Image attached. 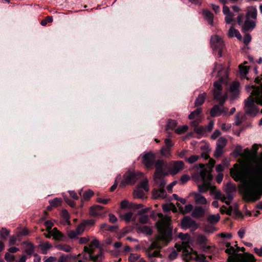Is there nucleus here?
Returning a JSON list of instances; mask_svg holds the SVG:
<instances>
[{
  "label": "nucleus",
  "instance_id": "obj_46",
  "mask_svg": "<svg viewBox=\"0 0 262 262\" xmlns=\"http://www.w3.org/2000/svg\"><path fill=\"white\" fill-rule=\"evenodd\" d=\"M39 247L41 250L43 251V253L46 254L48 250L51 248L52 245L49 242H46L44 244L40 245Z\"/></svg>",
  "mask_w": 262,
  "mask_h": 262
},
{
  "label": "nucleus",
  "instance_id": "obj_2",
  "mask_svg": "<svg viewBox=\"0 0 262 262\" xmlns=\"http://www.w3.org/2000/svg\"><path fill=\"white\" fill-rule=\"evenodd\" d=\"M217 72V76L219 77L218 81L213 83L212 93L214 99L219 102V105H215L210 110V116L215 117L221 115L228 114V108L224 106V104L227 98V93L222 94V83L226 82L228 78V70L222 64L215 63L213 68V73Z\"/></svg>",
  "mask_w": 262,
  "mask_h": 262
},
{
  "label": "nucleus",
  "instance_id": "obj_13",
  "mask_svg": "<svg viewBox=\"0 0 262 262\" xmlns=\"http://www.w3.org/2000/svg\"><path fill=\"white\" fill-rule=\"evenodd\" d=\"M178 237L182 240V242L181 244H176V247L178 251H182L183 253L184 247H191L189 242V235L188 234L180 233Z\"/></svg>",
  "mask_w": 262,
  "mask_h": 262
},
{
  "label": "nucleus",
  "instance_id": "obj_19",
  "mask_svg": "<svg viewBox=\"0 0 262 262\" xmlns=\"http://www.w3.org/2000/svg\"><path fill=\"white\" fill-rule=\"evenodd\" d=\"M206 210L207 207L206 206H196L192 210V215L196 219L203 217Z\"/></svg>",
  "mask_w": 262,
  "mask_h": 262
},
{
  "label": "nucleus",
  "instance_id": "obj_23",
  "mask_svg": "<svg viewBox=\"0 0 262 262\" xmlns=\"http://www.w3.org/2000/svg\"><path fill=\"white\" fill-rule=\"evenodd\" d=\"M223 12L225 16V22L228 24H231L234 21V14L230 11L229 8L228 6L224 5L223 8Z\"/></svg>",
  "mask_w": 262,
  "mask_h": 262
},
{
  "label": "nucleus",
  "instance_id": "obj_20",
  "mask_svg": "<svg viewBox=\"0 0 262 262\" xmlns=\"http://www.w3.org/2000/svg\"><path fill=\"white\" fill-rule=\"evenodd\" d=\"M201 118H197L196 119L191 121V125L194 126V131L200 135H203L206 134L205 128L202 126H198L197 124L201 122Z\"/></svg>",
  "mask_w": 262,
  "mask_h": 262
},
{
  "label": "nucleus",
  "instance_id": "obj_48",
  "mask_svg": "<svg viewBox=\"0 0 262 262\" xmlns=\"http://www.w3.org/2000/svg\"><path fill=\"white\" fill-rule=\"evenodd\" d=\"M62 200L60 198H56L53 200L50 201L49 203L52 206L57 207L61 204Z\"/></svg>",
  "mask_w": 262,
  "mask_h": 262
},
{
  "label": "nucleus",
  "instance_id": "obj_8",
  "mask_svg": "<svg viewBox=\"0 0 262 262\" xmlns=\"http://www.w3.org/2000/svg\"><path fill=\"white\" fill-rule=\"evenodd\" d=\"M183 256L186 258L193 259L197 262H209L204 255H199L193 252L191 247H184Z\"/></svg>",
  "mask_w": 262,
  "mask_h": 262
},
{
  "label": "nucleus",
  "instance_id": "obj_18",
  "mask_svg": "<svg viewBox=\"0 0 262 262\" xmlns=\"http://www.w3.org/2000/svg\"><path fill=\"white\" fill-rule=\"evenodd\" d=\"M184 163L182 161H175L173 162V166L170 169L169 172L175 175L184 168Z\"/></svg>",
  "mask_w": 262,
  "mask_h": 262
},
{
  "label": "nucleus",
  "instance_id": "obj_53",
  "mask_svg": "<svg viewBox=\"0 0 262 262\" xmlns=\"http://www.w3.org/2000/svg\"><path fill=\"white\" fill-rule=\"evenodd\" d=\"M199 159L198 155H192L189 158H186V161L189 164H193L196 162Z\"/></svg>",
  "mask_w": 262,
  "mask_h": 262
},
{
  "label": "nucleus",
  "instance_id": "obj_58",
  "mask_svg": "<svg viewBox=\"0 0 262 262\" xmlns=\"http://www.w3.org/2000/svg\"><path fill=\"white\" fill-rule=\"evenodd\" d=\"M235 156H239L242 155V147L241 145H237L233 151Z\"/></svg>",
  "mask_w": 262,
  "mask_h": 262
},
{
  "label": "nucleus",
  "instance_id": "obj_32",
  "mask_svg": "<svg viewBox=\"0 0 262 262\" xmlns=\"http://www.w3.org/2000/svg\"><path fill=\"white\" fill-rule=\"evenodd\" d=\"M52 235L54 239L58 241L63 240L64 235L59 231H58L56 228H53V229L52 230Z\"/></svg>",
  "mask_w": 262,
  "mask_h": 262
},
{
  "label": "nucleus",
  "instance_id": "obj_57",
  "mask_svg": "<svg viewBox=\"0 0 262 262\" xmlns=\"http://www.w3.org/2000/svg\"><path fill=\"white\" fill-rule=\"evenodd\" d=\"M75 230H76V232L78 233V234L80 235L85 230V224H84L83 223L79 224Z\"/></svg>",
  "mask_w": 262,
  "mask_h": 262
},
{
  "label": "nucleus",
  "instance_id": "obj_31",
  "mask_svg": "<svg viewBox=\"0 0 262 262\" xmlns=\"http://www.w3.org/2000/svg\"><path fill=\"white\" fill-rule=\"evenodd\" d=\"M202 113V108L201 107L197 108L195 110L192 112L188 116V118L192 121L197 118H201L199 117L200 114Z\"/></svg>",
  "mask_w": 262,
  "mask_h": 262
},
{
  "label": "nucleus",
  "instance_id": "obj_41",
  "mask_svg": "<svg viewBox=\"0 0 262 262\" xmlns=\"http://www.w3.org/2000/svg\"><path fill=\"white\" fill-rule=\"evenodd\" d=\"M227 144V140L224 137L220 138L216 142V146L224 148Z\"/></svg>",
  "mask_w": 262,
  "mask_h": 262
},
{
  "label": "nucleus",
  "instance_id": "obj_4",
  "mask_svg": "<svg viewBox=\"0 0 262 262\" xmlns=\"http://www.w3.org/2000/svg\"><path fill=\"white\" fill-rule=\"evenodd\" d=\"M171 217L165 216L156 223L158 230L159 232L158 240L167 243L171 239L172 228L170 227Z\"/></svg>",
  "mask_w": 262,
  "mask_h": 262
},
{
  "label": "nucleus",
  "instance_id": "obj_7",
  "mask_svg": "<svg viewBox=\"0 0 262 262\" xmlns=\"http://www.w3.org/2000/svg\"><path fill=\"white\" fill-rule=\"evenodd\" d=\"M156 170L154 174V181L156 183H159L162 186L166 184V182L163 177L167 175V173L164 171L165 168L167 167V163L163 160H158L155 163Z\"/></svg>",
  "mask_w": 262,
  "mask_h": 262
},
{
  "label": "nucleus",
  "instance_id": "obj_55",
  "mask_svg": "<svg viewBox=\"0 0 262 262\" xmlns=\"http://www.w3.org/2000/svg\"><path fill=\"white\" fill-rule=\"evenodd\" d=\"M9 231L6 228H2L0 231V235L1 237L3 239L6 238V237L9 235Z\"/></svg>",
  "mask_w": 262,
  "mask_h": 262
},
{
  "label": "nucleus",
  "instance_id": "obj_1",
  "mask_svg": "<svg viewBox=\"0 0 262 262\" xmlns=\"http://www.w3.org/2000/svg\"><path fill=\"white\" fill-rule=\"evenodd\" d=\"M231 177L241 181L238 187L244 200L255 202L262 195V154L248 162L246 165L235 164L230 169Z\"/></svg>",
  "mask_w": 262,
  "mask_h": 262
},
{
  "label": "nucleus",
  "instance_id": "obj_21",
  "mask_svg": "<svg viewBox=\"0 0 262 262\" xmlns=\"http://www.w3.org/2000/svg\"><path fill=\"white\" fill-rule=\"evenodd\" d=\"M239 83L237 81H234L232 83L230 87V91L231 94V99L234 100L236 99L239 94Z\"/></svg>",
  "mask_w": 262,
  "mask_h": 262
},
{
  "label": "nucleus",
  "instance_id": "obj_37",
  "mask_svg": "<svg viewBox=\"0 0 262 262\" xmlns=\"http://www.w3.org/2000/svg\"><path fill=\"white\" fill-rule=\"evenodd\" d=\"M138 188L140 189H143L144 191L147 192L149 190V187L148 185V180L147 179H144L138 185Z\"/></svg>",
  "mask_w": 262,
  "mask_h": 262
},
{
  "label": "nucleus",
  "instance_id": "obj_30",
  "mask_svg": "<svg viewBox=\"0 0 262 262\" xmlns=\"http://www.w3.org/2000/svg\"><path fill=\"white\" fill-rule=\"evenodd\" d=\"M203 13L206 19L207 20L208 23L211 26H213V14L210 11L208 10H204L203 11Z\"/></svg>",
  "mask_w": 262,
  "mask_h": 262
},
{
  "label": "nucleus",
  "instance_id": "obj_43",
  "mask_svg": "<svg viewBox=\"0 0 262 262\" xmlns=\"http://www.w3.org/2000/svg\"><path fill=\"white\" fill-rule=\"evenodd\" d=\"M117 228H118L117 226H110L105 223L102 224L100 226V228L101 229L104 230L106 231H111L117 229Z\"/></svg>",
  "mask_w": 262,
  "mask_h": 262
},
{
  "label": "nucleus",
  "instance_id": "obj_10",
  "mask_svg": "<svg viewBox=\"0 0 262 262\" xmlns=\"http://www.w3.org/2000/svg\"><path fill=\"white\" fill-rule=\"evenodd\" d=\"M161 246L158 241H153L147 249L146 254L148 257L152 261V258L160 257V253L159 250H153L155 249H159Z\"/></svg>",
  "mask_w": 262,
  "mask_h": 262
},
{
  "label": "nucleus",
  "instance_id": "obj_59",
  "mask_svg": "<svg viewBox=\"0 0 262 262\" xmlns=\"http://www.w3.org/2000/svg\"><path fill=\"white\" fill-rule=\"evenodd\" d=\"M223 152V148L217 147H216V149L214 151V156L216 158H219L220 157Z\"/></svg>",
  "mask_w": 262,
  "mask_h": 262
},
{
  "label": "nucleus",
  "instance_id": "obj_17",
  "mask_svg": "<svg viewBox=\"0 0 262 262\" xmlns=\"http://www.w3.org/2000/svg\"><path fill=\"white\" fill-rule=\"evenodd\" d=\"M235 190L236 186L234 183L229 182L227 184L225 191L228 200L232 201L233 199V192L235 191Z\"/></svg>",
  "mask_w": 262,
  "mask_h": 262
},
{
  "label": "nucleus",
  "instance_id": "obj_28",
  "mask_svg": "<svg viewBox=\"0 0 262 262\" xmlns=\"http://www.w3.org/2000/svg\"><path fill=\"white\" fill-rule=\"evenodd\" d=\"M206 97V93H203L202 94L199 95V96L195 100L194 105L195 106H199L202 105L204 103Z\"/></svg>",
  "mask_w": 262,
  "mask_h": 262
},
{
  "label": "nucleus",
  "instance_id": "obj_51",
  "mask_svg": "<svg viewBox=\"0 0 262 262\" xmlns=\"http://www.w3.org/2000/svg\"><path fill=\"white\" fill-rule=\"evenodd\" d=\"M239 69L242 77L246 76L248 73L249 69L247 66L241 65L239 66Z\"/></svg>",
  "mask_w": 262,
  "mask_h": 262
},
{
  "label": "nucleus",
  "instance_id": "obj_24",
  "mask_svg": "<svg viewBox=\"0 0 262 262\" xmlns=\"http://www.w3.org/2000/svg\"><path fill=\"white\" fill-rule=\"evenodd\" d=\"M190 194L193 195L194 202L197 204L207 205L209 203L205 197L200 193L192 192Z\"/></svg>",
  "mask_w": 262,
  "mask_h": 262
},
{
  "label": "nucleus",
  "instance_id": "obj_62",
  "mask_svg": "<svg viewBox=\"0 0 262 262\" xmlns=\"http://www.w3.org/2000/svg\"><path fill=\"white\" fill-rule=\"evenodd\" d=\"M252 155L251 151L249 149L246 148L244 150L243 152H242V156L245 158H249Z\"/></svg>",
  "mask_w": 262,
  "mask_h": 262
},
{
  "label": "nucleus",
  "instance_id": "obj_34",
  "mask_svg": "<svg viewBox=\"0 0 262 262\" xmlns=\"http://www.w3.org/2000/svg\"><path fill=\"white\" fill-rule=\"evenodd\" d=\"M177 206L179 208V210L183 213H187L191 211L192 212L193 210V206L191 204H187L185 206L184 209H183V206L180 204H177Z\"/></svg>",
  "mask_w": 262,
  "mask_h": 262
},
{
  "label": "nucleus",
  "instance_id": "obj_54",
  "mask_svg": "<svg viewBox=\"0 0 262 262\" xmlns=\"http://www.w3.org/2000/svg\"><path fill=\"white\" fill-rule=\"evenodd\" d=\"M94 194L93 191L91 190H89L85 191L82 195V199L83 200H88Z\"/></svg>",
  "mask_w": 262,
  "mask_h": 262
},
{
  "label": "nucleus",
  "instance_id": "obj_60",
  "mask_svg": "<svg viewBox=\"0 0 262 262\" xmlns=\"http://www.w3.org/2000/svg\"><path fill=\"white\" fill-rule=\"evenodd\" d=\"M5 259L8 262H12L15 260L14 256L9 253L5 254Z\"/></svg>",
  "mask_w": 262,
  "mask_h": 262
},
{
  "label": "nucleus",
  "instance_id": "obj_38",
  "mask_svg": "<svg viewBox=\"0 0 262 262\" xmlns=\"http://www.w3.org/2000/svg\"><path fill=\"white\" fill-rule=\"evenodd\" d=\"M162 209L164 211L168 212L170 210H172L173 212L177 211L176 206L172 204H165L162 206Z\"/></svg>",
  "mask_w": 262,
  "mask_h": 262
},
{
  "label": "nucleus",
  "instance_id": "obj_56",
  "mask_svg": "<svg viewBox=\"0 0 262 262\" xmlns=\"http://www.w3.org/2000/svg\"><path fill=\"white\" fill-rule=\"evenodd\" d=\"M68 235L69 237V238L73 239L78 238L79 234H78L76 230H71L68 232Z\"/></svg>",
  "mask_w": 262,
  "mask_h": 262
},
{
  "label": "nucleus",
  "instance_id": "obj_15",
  "mask_svg": "<svg viewBox=\"0 0 262 262\" xmlns=\"http://www.w3.org/2000/svg\"><path fill=\"white\" fill-rule=\"evenodd\" d=\"M155 160V154L151 151L144 153L142 156V162L147 168L151 167Z\"/></svg>",
  "mask_w": 262,
  "mask_h": 262
},
{
  "label": "nucleus",
  "instance_id": "obj_12",
  "mask_svg": "<svg viewBox=\"0 0 262 262\" xmlns=\"http://www.w3.org/2000/svg\"><path fill=\"white\" fill-rule=\"evenodd\" d=\"M237 259V262H255L254 256L252 254L244 253V254H237L235 255H232L229 257V260L233 261Z\"/></svg>",
  "mask_w": 262,
  "mask_h": 262
},
{
  "label": "nucleus",
  "instance_id": "obj_39",
  "mask_svg": "<svg viewBox=\"0 0 262 262\" xmlns=\"http://www.w3.org/2000/svg\"><path fill=\"white\" fill-rule=\"evenodd\" d=\"M145 195L144 191L138 188L134 192V197L138 199H142L144 198Z\"/></svg>",
  "mask_w": 262,
  "mask_h": 262
},
{
  "label": "nucleus",
  "instance_id": "obj_64",
  "mask_svg": "<svg viewBox=\"0 0 262 262\" xmlns=\"http://www.w3.org/2000/svg\"><path fill=\"white\" fill-rule=\"evenodd\" d=\"M90 212L91 215L94 216H98L101 215V213L99 212V211L96 210V209L93 207H91Z\"/></svg>",
  "mask_w": 262,
  "mask_h": 262
},
{
  "label": "nucleus",
  "instance_id": "obj_9",
  "mask_svg": "<svg viewBox=\"0 0 262 262\" xmlns=\"http://www.w3.org/2000/svg\"><path fill=\"white\" fill-rule=\"evenodd\" d=\"M211 46L214 50H218V55L219 57L222 56V51L224 47V43L222 39L217 35H214L211 37Z\"/></svg>",
  "mask_w": 262,
  "mask_h": 262
},
{
  "label": "nucleus",
  "instance_id": "obj_50",
  "mask_svg": "<svg viewBox=\"0 0 262 262\" xmlns=\"http://www.w3.org/2000/svg\"><path fill=\"white\" fill-rule=\"evenodd\" d=\"M188 126L186 125H184L183 126L178 127L176 129V133L177 134L181 135V134H182L184 133L185 132H186L188 130Z\"/></svg>",
  "mask_w": 262,
  "mask_h": 262
},
{
  "label": "nucleus",
  "instance_id": "obj_14",
  "mask_svg": "<svg viewBox=\"0 0 262 262\" xmlns=\"http://www.w3.org/2000/svg\"><path fill=\"white\" fill-rule=\"evenodd\" d=\"M181 226L183 229L190 228L195 230L198 228L199 225L196 222L190 217L185 216L181 221Z\"/></svg>",
  "mask_w": 262,
  "mask_h": 262
},
{
  "label": "nucleus",
  "instance_id": "obj_33",
  "mask_svg": "<svg viewBox=\"0 0 262 262\" xmlns=\"http://www.w3.org/2000/svg\"><path fill=\"white\" fill-rule=\"evenodd\" d=\"M84 253L79 254L78 255L74 256V259H76L79 262H85L88 261L90 259L89 255H86V252H85L83 250Z\"/></svg>",
  "mask_w": 262,
  "mask_h": 262
},
{
  "label": "nucleus",
  "instance_id": "obj_3",
  "mask_svg": "<svg viewBox=\"0 0 262 262\" xmlns=\"http://www.w3.org/2000/svg\"><path fill=\"white\" fill-rule=\"evenodd\" d=\"M255 82L260 84L259 86L247 85L246 89L251 95L245 100V113L251 117H255L259 112L257 104L262 105V79L256 77Z\"/></svg>",
  "mask_w": 262,
  "mask_h": 262
},
{
  "label": "nucleus",
  "instance_id": "obj_25",
  "mask_svg": "<svg viewBox=\"0 0 262 262\" xmlns=\"http://www.w3.org/2000/svg\"><path fill=\"white\" fill-rule=\"evenodd\" d=\"M159 187V190H155L152 192V195L154 199L158 198H165L166 196V191L164 190V186H160L159 183H156Z\"/></svg>",
  "mask_w": 262,
  "mask_h": 262
},
{
  "label": "nucleus",
  "instance_id": "obj_49",
  "mask_svg": "<svg viewBox=\"0 0 262 262\" xmlns=\"http://www.w3.org/2000/svg\"><path fill=\"white\" fill-rule=\"evenodd\" d=\"M220 219V216L219 214H215V215H210L208 216V221L211 223H217Z\"/></svg>",
  "mask_w": 262,
  "mask_h": 262
},
{
  "label": "nucleus",
  "instance_id": "obj_22",
  "mask_svg": "<svg viewBox=\"0 0 262 262\" xmlns=\"http://www.w3.org/2000/svg\"><path fill=\"white\" fill-rule=\"evenodd\" d=\"M226 247H227V249H226L225 252L229 255L228 257L232 255H235L236 253L239 254V253L238 252L241 250L243 251L245 250V248L244 247L241 248L237 247L235 248L234 247L231 246L230 243H226Z\"/></svg>",
  "mask_w": 262,
  "mask_h": 262
},
{
  "label": "nucleus",
  "instance_id": "obj_5",
  "mask_svg": "<svg viewBox=\"0 0 262 262\" xmlns=\"http://www.w3.org/2000/svg\"><path fill=\"white\" fill-rule=\"evenodd\" d=\"M245 17L246 20L242 28V30L244 33L253 30L256 27L257 10L255 6H251L248 7Z\"/></svg>",
  "mask_w": 262,
  "mask_h": 262
},
{
  "label": "nucleus",
  "instance_id": "obj_29",
  "mask_svg": "<svg viewBox=\"0 0 262 262\" xmlns=\"http://www.w3.org/2000/svg\"><path fill=\"white\" fill-rule=\"evenodd\" d=\"M138 232L146 235H150L152 234V229L147 226H139L138 228Z\"/></svg>",
  "mask_w": 262,
  "mask_h": 262
},
{
  "label": "nucleus",
  "instance_id": "obj_45",
  "mask_svg": "<svg viewBox=\"0 0 262 262\" xmlns=\"http://www.w3.org/2000/svg\"><path fill=\"white\" fill-rule=\"evenodd\" d=\"M140 215L139 222L143 224H145L148 223L149 221V217L147 215L145 214H139Z\"/></svg>",
  "mask_w": 262,
  "mask_h": 262
},
{
  "label": "nucleus",
  "instance_id": "obj_52",
  "mask_svg": "<svg viewBox=\"0 0 262 262\" xmlns=\"http://www.w3.org/2000/svg\"><path fill=\"white\" fill-rule=\"evenodd\" d=\"M189 152V150L188 149H184L181 151H177L176 155L181 159H184L186 160V158L187 157L186 156L187 155Z\"/></svg>",
  "mask_w": 262,
  "mask_h": 262
},
{
  "label": "nucleus",
  "instance_id": "obj_35",
  "mask_svg": "<svg viewBox=\"0 0 262 262\" xmlns=\"http://www.w3.org/2000/svg\"><path fill=\"white\" fill-rule=\"evenodd\" d=\"M228 213L230 215L232 213H233L235 215H239L240 214L239 211L238 210V205L235 203L233 205L229 206L228 208Z\"/></svg>",
  "mask_w": 262,
  "mask_h": 262
},
{
  "label": "nucleus",
  "instance_id": "obj_6",
  "mask_svg": "<svg viewBox=\"0 0 262 262\" xmlns=\"http://www.w3.org/2000/svg\"><path fill=\"white\" fill-rule=\"evenodd\" d=\"M199 175L202 180L203 184L198 185L199 193L206 192L209 188H210L211 194L215 193L216 188L215 187H211L210 183L212 179L210 169L205 168L202 165V169L199 172Z\"/></svg>",
  "mask_w": 262,
  "mask_h": 262
},
{
  "label": "nucleus",
  "instance_id": "obj_63",
  "mask_svg": "<svg viewBox=\"0 0 262 262\" xmlns=\"http://www.w3.org/2000/svg\"><path fill=\"white\" fill-rule=\"evenodd\" d=\"M213 126L214 122L213 121H210L208 124L204 127L205 128L206 133L210 132L213 129Z\"/></svg>",
  "mask_w": 262,
  "mask_h": 262
},
{
  "label": "nucleus",
  "instance_id": "obj_42",
  "mask_svg": "<svg viewBox=\"0 0 262 262\" xmlns=\"http://www.w3.org/2000/svg\"><path fill=\"white\" fill-rule=\"evenodd\" d=\"M160 154L163 156H171V149L164 146L161 149Z\"/></svg>",
  "mask_w": 262,
  "mask_h": 262
},
{
  "label": "nucleus",
  "instance_id": "obj_47",
  "mask_svg": "<svg viewBox=\"0 0 262 262\" xmlns=\"http://www.w3.org/2000/svg\"><path fill=\"white\" fill-rule=\"evenodd\" d=\"M133 215V213L132 212H127L124 214L120 215V217L126 222H128L132 220Z\"/></svg>",
  "mask_w": 262,
  "mask_h": 262
},
{
  "label": "nucleus",
  "instance_id": "obj_27",
  "mask_svg": "<svg viewBox=\"0 0 262 262\" xmlns=\"http://www.w3.org/2000/svg\"><path fill=\"white\" fill-rule=\"evenodd\" d=\"M214 199L220 200L222 202L225 203L226 205H229L231 201L227 200L226 194H223L221 191H216L215 193Z\"/></svg>",
  "mask_w": 262,
  "mask_h": 262
},
{
  "label": "nucleus",
  "instance_id": "obj_44",
  "mask_svg": "<svg viewBox=\"0 0 262 262\" xmlns=\"http://www.w3.org/2000/svg\"><path fill=\"white\" fill-rule=\"evenodd\" d=\"M177 125V122L174 120H169L166 125V129L172 130Z\"/></svg>",
  "mask_w": 262,
  "mask_h": 262
},
{
  "label": "nucleus",
  "instance_id": "obj_11",
  "mask_svg": "<svg viewBox=\"0 0 262 262\" xmlns=\"http://www.w3.org/2000/svg\"><path fill=\"white\" fill-rule=\"evenodd\" d=\"M142 174L141 172L126 173L120 186L123 187L126 185L134 184Z\"/></svg>",
  "mask_w": 262,
  "mask_h": 262
},
{
  "label": "nucleus",
  "instance_id": "obj_16",
  "mask_svg": "<svg viewBox=\"0 0 262 262\" xmlns=\"http://www.w3.org/2000/svg\"><path fill=\"white\" fill-rule=\"evenodd\" d=\"M84 251L85 252L88 253L89 254L90 259L95 262H101L102 259L103 253L100 251V253L95 256L93 255L94 253L93 248H89L87 246H85L84 248Z\"/></svg>",
  "mask_w": 262,
  "mask_h": 262
},
{
  "label": "nucleus",
  "instance_id": "obj_61",
  "mask_svg": "<svg viewBox=\"0 0 262 262\" xmlns=\"http://www.w3.org/2000/svg\"><path fill=\"white\" fill-rule=\"evenodd\" d=\"M232 31H235V33L234 34V36L236 37L237 38L239 39V40L242 39V36L241 34H240L239 32L237 30L234 29L233 26H231L230 27V32H232Z\"/></svg>",
  "mask_w": 262,
  "mask_h": 262
},
{
  "label": "nucleus",
  "instance_id": "obj_26",
  "mask_svg": "<svg viewBox=\"0 0 262 262\" xmlns=\"http://www.w3.org/2000/svg\"><path fill=\"white\" fill-rule=\"evenodd\" d=\"M197 243L201 245L204 251H207L210 247L207 245V239L204 235H199L196 239Z\"/></svg>",
  "mask_w": 262,
  "mask_h": 262
},
{
  "label": "nucleus",
  "instance_id": "obj_36",
  "mask_svg": "<svg viewBox=\"0 0 262 262\" xmlns=\"http://www.w3.org/2000/svg\"><path fill=\"white\" fill-rule=\"evenodd\" d=\"M25 252L29 255L31 256L34 251V246L30 243H25Z\"/></svg>",
  "mask_w": 262,
  "mask_h": 262
},
{
  "label": "nucleus",
  "instance_id": "obj_40",
  "mask_svg": "<svg viewBox=\"0 0 262 262\" xmlns=\"http://www.w3.org/2000/svg\"><path fill=\"white\" fill-rule=\"evenodd\" d=\"M56 248L59 250L63 251L66 252H69L71 250V247L69 245L67 244H60L57 245Z\"/></svg>",
  "mask_w": 262,
  "mask_h": 262
}]
</instances>
